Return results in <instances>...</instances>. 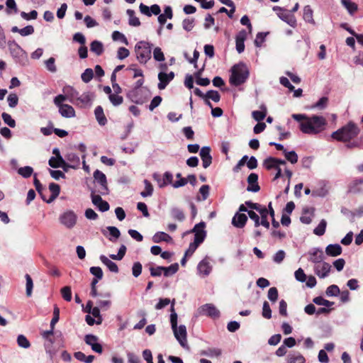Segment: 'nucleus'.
Masks as SVG:
<instances>
[{
  "mask_svg": "<svg viewBox=\"0 0 363 363\" xmlns=\"http://www.w3.org/2000/svg\"><path fill=\"white\" fill-rule=\"evenodd\" d=\"M127 70L133 72V77L134 78L140 77L135 82L134 88L128 92L127 96L133 102L143 104L151 97V93L147 88L142 86L144 82L142 70L131 67L128 68Z\"/></svg>",
  "mask_w": 363,
  "mask_h": 363,
  "instance_id": "f03ea898",
  "label": "nucleus"
},
{
  "mask_svg": "<svg viewBox=\"0 0 363 363\" xmlns=\"http://www.w3.org/2000/svg\"><path fill=\"white\" fill-rule=\"evenodd\" d=\"M273 9L274 11H279L280 12L277 14L278 16L290 26L293 28L296 26V19L291 12L284 10L279 6H274Z\"/></svg>",
  "mask_w": 363,
  "mask_h": 363,
  "instance_id": "9b49d317",
  "label": "nucleus"
},
{
  "mask_svg": "<svg viewBox=\"0 0 363 363\" xmlns=\"http://www.w3.org/2000/svg\"><path fill=\"white\" fill-rule=\"evenodd\" d=\"M249 69L244 63L235 65L231 68V75L230 77V83L235 86L245 83L249 77Z\"/></svg>",
  "mask_w": 363,
  "mask_h": 363,
  "instance_id": "423d86ee",
  "label": "nucleus"
},
{
  "mask_svg": "<svg viewBox=\"0 0 363 363\" xmlns=\"http://www.w3.org/2000/svg\"><path fill=\"white\" fill-rule=\"evenodd\" d=\"M284 154L286 159L291 164H295L297 162L298 155L295 151H287L286 150H284Z\"/></svg>",
  "mask_w": 363,
  "mask_h": 363,
  "instance_id": "49530a36",
  "label": "nucleus"
},
{
  "mask_svg": "<svg viewBox=\"0 0 363 363\" xmlns=\"http://www.w3.org/2000/svg\"><path fill=\"white\" fill-rule=\"evenodd\" d=\"M313 303L319 306H324L325 307H330L334 304V302H331L328 300L323 298L322 296H317L313 298Z\"/></svg>",
  "mask_w": 363,
  "mask_h": 363,
  "instance_id": "8fccbe9b",
  "label": "nucleus"
},
{
  "mask_svg": "<svg viewBox=\"0 0 363 363\" xmlns=\"http://www.w3.org/2000/svg\"><path fill=\"white\" fill-rule=\"evenodd\" d=\"M262 316L267 319H270L272 318V310L269 303L266 301L263 303Z\"/></svg>",
  "mask_w": 363,
  "mask_h": 363,
  "instance_id": "e2e57ef3",
  "label": "nucleus"
},
{
  "mask_svg": "<svg viewBox=\"0 0 363 363\" xmlns=\"http://www.w3.org/2000/svg\"><path fill=\"white\" fill-rule=\"evenodd\" d=\"M94 180L100 185L99 192L102 195L107 194L108 189L106 175L100 170L96 169L94 172Z\"/></svg>",
  "mask_w": 363,
  "mask_h": 363,
  "instance_id": "9d476101",
  "label": "nucleus"
},
{
  "mask_svg": "<svg viewBox=\"0 0 363 363\" xmlns=\"http://www.w3.org/2000/svg\"><path fill=\"white\" fill-rule=\"evenodd\" d=\"M348 192L354 194H363V178L351 182L348 186Z\"/></svg>",
  "mask_w": 363,
  "mask_h": 363,
  "instance_id": "a211bd4d",
  "label": "nucleus"
},
{
  "mask_svg": "<svg viewBox=\"0 0 363 363\" xmlns=\"http://www.w3.org/2000/svg\"><path fill=\"white\" fill-rule=\"evenodd\" d=\"M194 26V18H185L182 21V27L186 31H191Z\"/></svg>",
  "mask_w": 363,
  "mask_h": 363,
  "instance_id": "680f3d73",
  "label": "nucleus"
},
{
  "mask_svg": "<svg viewBox=\"0 0 363 363\" xmlns=\"http://www.w3.org/2000/svg\"><path fill=\"white\" fill-rule=\"evenodd\" d=\"M304 357L298 352L288 356V363H305Z\"/></svg>",
  "mask_w": 363,
  "mask_h": 363,
  "instance_id": "79ce46f5",
  "label": "nucleus"
},
{
  "mask_svg": "<svg viewBox=\"0 0 363 363\" xmlns=\"http://www.w3.org/2000/svg\"><path fill=\"white\" fill-rule=\"evenodd\" d=\"M144 183L145 190L140 193L141 196L143 197L151 196L153 191V188L151 183L146 179L144 181Z\"/></svg>",
  "mask_w": 363,
  "mask_h": 363,
  "instance_id": "5fc2aeb1",
  "label": "nucleus"
},
{
  "mask_svg": "<svg viewBox=\"0 0 363 363\" xmlns=\"http://www.w3.org/2000/svg\"><path fill=\"white\" fill-rule=\"evenodd\" d=\"M17 343L19 347L27 349L30 347V344L28 340L23 335H19L17 337Z\"/></svg>",
  "mask_w": 363,
  "mask_h": 363,
  "instance_id": "3c124183",
  "label": "nucleus"
},
{
  "mask_svg": "<svg viewBox=\"0 0 363 363\" xmlns=\"http://www.w3.org/2000/svg\"><path fill=\"white\" fill-rule=\"evenodd\" d=\"M10 53L16 63L21 66H26L28 63V58L27 53L24 51L21 46L13 41L8 43Z\"/></svg>",
  "mask_w": 363,
  "mask_h": 363,
  "instance_id": "0eeeda50",
  "label": "nucleus"
},
{
  "mask_svg": "<svg viewBox=\"0 0 363 363\" xmlns=\"http://www.w3.org/2000/svg\"><path fill=\"white\" fill-rule=\"evenodd\" d=\"M101 262L105 264L107 268L112 272L118 273V267L117 264L113 262V261L110 260L105 255H101L99 257Z\"/></svg>",
  "mask_w": 363,
  "mask_h": 363,
  "instance_id": "7c9ffc66",
  "label": "nucleus"
},
{
  "mask_svg": "<svg viewBox=\"0 0 363 363\" xmlns=\"http://www.w3.org/2000/svg\"><path fill=\"white\" fill-rule=\"evenodd\" d=\"M292 118L299 122V128L302 133L308 135H316L325 130L327 121L323 116L294 113Z\"/></svg>",
  "mask_w": 363,
  "mask_h": 363,
  "instance_id": "f257e3e1",
  "label": "nucleus"
},
{
  "mask_svg": "<svg viewBox=\"0 0 363 363\" xmlns=\"http://www.w3.org/2000/svg\"><path fill=\"white\" fill-rule=\"evenodd\" d=\"M90 272L95 277L94 279L100 280L103 278V271L99 267H91L90 268Z\"/></svg>",
  "mask_w": 363,
  "mask_h": 363,
  "instance_id": "338daca9",
  "label": "nucleus"
},
{
  "mask_svg": "<svg viewBox=\"0 0 363 363\" xmlns=\"http://www.w3.org/2000/svg\"><path fill=\"white\" fill-rule=\"evenodd\" d=\"M94 114L98 123L101 125H104L106 123L107 120L104 113V110L101 106H99L95 108Z\"/></svg>",
  "mask_w": 363,
  "mask_h": 363,
  "instance_id": "f704fd0d",
  "label": "nucleus"
},
{
  "mask_svg": "<svg viewBox=\"0 0 363 363\" xmlns=\"http://www.w3.org/2000/svg\"><path fill=\"white\" fill-rule=\"evenodd\" d=\"M33 169L30 166L20 167L18 169V173L24 178L30 177L33 174Z\"/></svg>",
  "mask_w": 363,
  "mask_h": 363,
  "instance_id": "de8ad7c7",
  "label": "nucleus"
},
{
  "mask_svg": "<svg viewBox=\"0 0 363 363\" xmlns=\"http://www.w3.org/2000/svg\"><path fill=\"white\" fill-rule=\"evenodd\" d=\"M65 160L71 164V169H78L80 164L79 156L74 152H69L65 155Z\"/></svg>",
  "mask_w": 363,
  "mask_h": 363,
  "instance_id": "c85d7f7f",
  "label": "nucleus"
},
{
  "mask_svg": "<svg viewBox=\"0 0 363 363\" xmlns=\"http://www.w3.org/2000/svg\"><path fill=\"white\" fill-rule=\"evenodd\" d=\"M326 226L327 221L325 219H322L318 225L313 230V233L318 236L323 235L325 233Z\"/></svg>",
  "mask_w": 363,
  "mask_h": 363,
  "instance_id": "37998d69",
  "label": "nucleus"
},
{
  "mask_svg": "<svg viewBox=\"0 0 363 363\" xmlns=\"http://www.w3.org/2000/svg\"><path fill=\"white\" fill-rule=\"evenodd\" d=\"M258 212L260 214V217H259L260 225H262L267 229H269V222L267 220L268 209L266 207H262Z\"/></svg>",
  "mask_w": 363,
  "mask_h": 363,
  "instance_id": "72a5a7b5",
  "label": "nucleus"
},
{
  "mask_svg": "<svg viewBox=\"0 0 363 363\" xmlns=\"http://www.w3.org/2000/svg\"><path fill=\"white\" fill-rule=\"evenodd\" d=\"M1 118L4 122L7 124L11 128H14L16 126V121L12 118L11 116L7 113H3L1 114Z\"/></svg>",
  "mask_w": 363,
  "mask_h": 363,
  "instance_id": "4d7b16f0",
  "label": "nucleus"
},
{
  "mask_svg": "<svg viewBox=\"0 0 363 363\" xmlns=\"http://www.w3.org/2000/svg\"><path fill=\"white\" fill-rule=\"evenodd\" d=\"M90 50L96 55H101L104 52V46L102 43L98 40H94L91 43Z\"/></svg>",
  "mask_w": 363,
  "mask_h": 363,
  "instance_id": "4c0bfd02",
  "label": "nucleus"
},
{
  "mask_svg": "<svg viewBox=\"0 0 363 363\" xmlns=\"http://www.w3.org/2000/svg\"><path fill=\"white\" fill-rule=\"evenodd\" d=\"M309 261L315 264H318L323 262V251L320 248H313L311 252H309Z\"/></svg>",
  "mask_w": 363,
  "mask_h": 363,
  "instance_id": "aec40b11",
  "label": "nucleus"
},
{
  "mask_svg": "<svg viewBox=\"0 0 363 363\" xmlns=\"http://www.w3.org/2000/svg\"><path fill=\"white\" fill-rule=\"evenodd\" d=\"M197 270L200 275L206 277L210 274L212 270V266L206 259H203L199 263L197 266Z\"/></svg>",
  "mask_w": 363,
  "mask_h": 363,
  "instance_id": "5701e85b",
  "label": "nucleus"
},
{
  "mask_svg": "<svg viewBox=\"0 0 363 363\" xmlns=\"http://www.w3.org/2000/svg\"><path fill=\"white\" fill-rule=\"evenodd\" d=\"M99 337L92 334L86 335L84 337V342L86 345L91 346V350L95 352L101 354L103 352L102 345L98 342Z\"/></svg>",
  "mask_w": 363,
  "mask_h": 363,
  "instance_id": "ddd939ff",
  "label": "nucleus"
},
{
  "mask_svg": "<svg viewBox=\"0 0 363 363\" xmlns=\"http://www.w3.org/2000/svg\"><path fill=\"white\" fill-rule=\"evenodd\" d=\"M171 216L174 219L177 220L179 221H183L185 219V215L184 211L177 207L172 208Z\"/></svg>",
  "mask_w": 363,
  "mask_h": 363,
  "instance_id": "58836bf2",
  "label": "nucleus"
},
{
  "mask_svg": "<svg viewBox=\"0 0 363 363\" xmlns=\"http://www.w3.org/2000/svg\"><path fill=\"white\" fill-rule=\"evenodd\" d=\"M26 280V295L30 297L32 294V291L33 288V282L31 277L26 274L25 276Z\"/></svg>",
  "mask_w": 363,
  "mask_h": 363,
  "instance_id": "6e6d98bb",
  "label": "nucleus"
},
{
  "mask_svg": "<svg viewBox=\"0 0 363 363\" xmlns=\"http://www.w3.org/2000/svg\"><path fill=\"white\" fill-rule=\"evenodd\" d=\"M278 290L276 287H271L268 291L267 297L272 302H275L278 299Z\"/></svg>",
  "mask_w": 363,
  "mask_h": 363,
  "instance_id": "0e129e2a",
  "label": "nucleus"
},
{
  "mask_svg": "<svg viewBox=\"0 0 363 363\" xmlns=\"http://www.w3.org/2000/svg\"><path fill=\"white\" fill-rule=\"evenodd\" d=\"M261 108L262 109V111H254L252 113L253 118L258 122L264 120L267 115L266 107L264 105H262L261 106Z\"/></svg>",
  "mask_w": 363,
  "mask_h": 363,
  "instance_id": "a19ab883",
  "label": "nucleus"
},
{
  "mask_svg": "<svg viewBox=\"0 0 363 363\" xmlns=\"http://www.w3.org/2000/svg\"><path fill=\"white\" fill-rule=\"evenodd\" d=\"M199 310L200 314L206 315L211 318L215 319L220 317V311L211 303L204 304L201 306Z\"/></svg>",
  "mask_w": 363,
  "mask_h": 363,
  "instance_id": "f8f14e48",
  "label": "nucleus"
},
{
  "mask_svg": "<svg viewBox=\"0 0 363 363\" xmlns=\"http://www.w3.org/2000/svg\"><path fill=\"white\" fill-rule=\"evenodd\" d=\"M341 3L350 14L354 13L357 10V5L350 0H341Z\"/></svg>",
  "mask_w": 363,
  "mask_h": 363,
  "instance_id": "ea45409f",
  "label": "nucleus"
},
{
  "mask_svg": "<svg viewBox=\"0 0 363 363\" xmlns=\"http://www.w3.org/2000/svg\"><path fill=\"white\" fill-rule=\"evenodd\" d=\"M247 38V33L245 30H240L236 35L235 43L236 50L238 53H242L245 50V40Z\"/></svg>",
  "mask_w": 363,
  "mask_h": 363,
  "instance_id": "4be33fe9",
  "label": "nucleus"
},
{
  "mask_svg": "<svg viewBox=\"0 0 363 363\" xmlns=\"http://www.w3.org/2000/svg\"><path fill=\"white\" fill-rule=\"evenodd\" d=\"M55 60L54 57H50L45 62L47 69L51 72H55L57 67L55 65Z\"/></svg>",
  "mask_w": 363,
  "mask_h": 363,
  "instance_id": "69168bd1",
  "label": "nucleus"
},
{
  "mask_svg": "<svg viewBox=\"0 0 363 363\" xmlns=\"http://www.w3.org/2000/svg\"><path fill=\"white\" fill-rule=\"evenodd\" d=\"M118 94H112L111 96H108L111 103L113 106H119L123 101V97L121 96H119Z\"/></svg>",
  "mask_w": 363,
  "mask_h": 363,
  "instance_id": "13d9d810",
  "label": "nucleus"
},
{
  "mask_svg": "<svg viewBox=\"0 0 363 363\" xmlns=\"http://www.w3.org/2000/svg\"><path fill=\"white\" fill-rule=\"evenodd\" d=\"M135 52L138 60L140 63H146L151 57L152 48L148 43L140 41L136 44Z\"/></svg>",
  "mask_w": 363,
  "mask_h": 363,
  "instance_id": "6e6552de",
  "label": "nucleus"
},
{
  "mask_svg": "<svg viewBox=\"0 0 363 363\" xmlns=\"http://www.w3.org/2000/svg\"><path fill=\"white\" fill-rule=\"evenodd\" d=\"M174 77V73L170 72L169 74H166L160 71V90L164 89L167 85L171 82Z\"/></svg>",
  "mask_w": 363,
  "mask_h": 363,
  "instance_id": "393cba45",
  "label": "nucleus"
},
{
  "mask_svg": "<svg viewBox=\"0 0 363 363\" xmlns=\"http://www.w3.org/2000/svg\"><path fill=\"white\" fill-rule=\"evenodd\" d=\"M61 295L66 301L72 300V291L70 286H65L61 289Z\"/></svg>",
  "mask_w": 363,
  "mask_h": 363,
  "instance_id": "bf43d9fd",
  "label": "nucleus"
},
{
  "mask_svg": "<svg viewBox=\"0 0 363 363\" xmlns=\"http://www.w3.org/2000/svg\"><path fill=\"white\" fill-rule=\"evenodd\" d=\"M173 17V12L172 7L167 6L164 7V13H160V26L164 25L167 18L172 19Z\"/></svg>",
  "mask_w": 363,
  "mask_h": 363,
  "instance_id": "c9c22d12",
  "label": "nucleus"
},
{
  "mask_svg": "<svg viewBox=\"0 0 363 363\" xmlns=\"http://www.w3.org/2000/svg\"><path fill=\"white\" fill-rule=\"evenodd\" d=\"M303 18L306 22L313 25L315 24L313 19V11L309 5L305 6L303 8Z\"/></svg>",
  "mask_w": 363,
  "mask_h": 363,
  "instance_id": "2f4dec72",
  "label": "nucleus"
},
{
  "mask_svg": "<svg viewBox=\"0 0 363 363\" xmlns=\"http://www.w3.org/2000/svg\"><path fill=\"white\" fill-rule=\"evenodd\" d=\"M200 157L202 160L203 167L205 169L208 168L212 163L210 147H203L200 150Z\"/></svg>",
  "mask_w": 363,
  "mask_h": 363,
  "instance_id": "f3484780",
  "label": "nucleus"
},
{
  "mask_svg": "<svg viewBox=\"0 0 363 363\" xmlns=\"http://www.w3.org/2000/svg\"><path fill=\"white\" fill-rule=\"evenodd\" d=\"M175 299H173L172 302V306L170 307V323L172 330L176 339L179 342L180 345L184 347H188L187 340H186V328L184 325H180L177 327V314L174 310Z\"/></svg>",
  "mask_w": 363,
  "mask_h": 363,
  "instance_id": "39448f33",
  "label": "nucleus"
},
{
  "mask_svg": "<svg viewBox=\"0 0 363 363\" xmlns=\"http://www.w3.org/2000/svg\"><path fill=\"white\" fill-rule=\"evenodd\" d=\"M359 133L360 129L358 125L354 122L350 121L341 128L333 132L331 137L337 141L346 143L355 138Z\"/></svg>",
  "mask_w": 363,
  "mask_h": 363,
  "instance_id": "7ed1b4c3",
  "label": "nucleus"
},
{
  "mask_svg": "<svg viewBox=\"0 0 363 363\" xmlns=\"http://www.w3.org/2000/svg\"><path fill=\"white\" fill-rule=\"evenodd\" d=\"M60 223L68 229L73 228L77 221V216L72 210H67L60 215Z\"/></svg>",
  "mask_w": 363,
  "mask_h": 363,
  "instance_id": "1a4fd4ad",
  "label": "nucleus"
},
{
  "mask_svg": "<svg viewBox=\"0 0 363 363\" xmlns=\"http://www.w3.org/2000/svg\"><path fill=\"white\" fill-rule=\"evenodd\" d=\"M342 252V247L339 244H330L325 248L326 255L330 257H337L341 255Z\"/></svg>",
  "mask_w": 363,
  "mask_h": 363,
  "instance_id": "cd10ccee",
  "label": "nucleus"
},
{
  "mask_svg": "<svg viewBox=\"0 0 363 363\" xmlns=\"http://www.w3.org/2000/svg\"><path fill=\"white\" fill-rule=\"evenodd\" d=\"M140 11L141 13L147 16H151L152 14L154 15H159V5L154 4L151 6L150 7L145 5L144 4L141 3L140 4Z\"/></svg>",
  "mask_w": 363,
  "mask_h": 363,
  "instance_id": "b1692460",
  "label": "nucleus"
},
{
  "mask_svg": "<svg viewBox=\"0 0 363 363\" xmlns=\"http://www.w3.org/2000/svg\"><path fill=\"white\" fill-rule=\"evenodd\" d=\"M59 113L62 117L72 118L75 116V111L74 108L68 104H64L58 107Z\"/></svg>",
  "mask_w": 363,
  "mask_h": 363,
  "instance_id": "bb28decb",
  "label": "nucleus"
},
{
  "mask_svg": "<svg viewBox=\"0 0 363 363\" xmlns=\"http://www.w3.org/2000/svg\"><path fill=\"white\" fill-rule=\"evenodd\" d=\"M94 95L90 92H85L78 96V98L74 104L80 106L86 107L91 104Z\"/></svg>",
  "mask_w": 363,
  "mask_h": 363,
  "instance_id": "dca6fc26",
  "label": "nucleus"
},
{
  "mask_svg": "<svg viewBox=\"0 0 363 363\" xmlns=\"http://www.w3.org/2000/svg\"><path fill=\"white\" fill-rule=\"evenodd\" d=\"M258 175L255 173H251L247 177L248 186L247 191L252 192H257L260 187L258 185Z\"/></svg>",
  "mask_w": 363,
  "mask_h": 363,
  "instance_id": "412c9836",
  "label": "nucleus"
},
{
  "mask_svg": "<svg viewBox=\"0 0 363 363\" xmlns=\"http://www.w3.org/2000/svg\"><path fill=\"white\" fill-rule=\"evenodd\" d=\"M62 91L67 94L68 101L74 104L78 98L79 92L70 86H65Z\"/></svg>",
  "mask_w": 363,
  "mask_h": 363,
  "instance_id": "a878e982",
  "label": "nucleus"
},
{
  "mask_svg": "<svg viewBox=\"0 0 363 363\" xmlns=\"http://www.w3.org/2000/svg\"><path fill=\"white\" fill-rule=\"evenodd\" d=\"M7 101L9 106L11 108H14L18 105V97L16 94L11 93L7 97Z\"/></svg>",
  "mask_w": 363,
  "mask_h": 363,
  "instance_id": "052dcab7",
  "label": "nucleus"
},
{
  "mask_svg": "<svg viewBox=\"0 0 363 363\" xmlns=\"http://www.w3.org/2000/svg\"><path fill=\"white\" fill-rule=\"evenodd\" d=\"M205 227V222L201 221L196 224L193 229L189 231H186L183 234V236H184L189 233H194V240L193 242L189 244L188 249L185 252V257L191 256L199 245L203 242L206 236V231L204 230Z\"/></svg>",
  "mask_w": 363,
  "mask_h": 363,
  "instance_id": "20e7f679",
  "label": "nucleus"
},
{
  "mask_svg": "<svg viewBox=\"0 0 363 363\" xmlns=\"http://www.w3.org/2000/svg\"><path fill=\"white\" fill-rule=\"evenodd\" d=\"M340 289L337 285L333 284L329 286L325 291L328 296H337L340 294Z\"/></svg>",
  "mask_w": 363,
  "mask_h": 363,
  "instance_id": "603ef678",
  "label": "nucleus"
},
{
  "mask_svg": "<svg viewBox=\"0 0 363 363\" xmlns=\"http://www.w3.org/2000/svg\"><path fill=\"white\" fill-rule=\"evenodd\" d=\"M247 216L245 213L237 212L232 218V225L238 228H242L247 221Z\"/></svg>",
  "mask_w": 363,
  "mask_h": 363,
  "instance_id": "6ab92c4d",
  "label": "nucleus"
},
{
  "mask_svg": "<svg viewBox=\"0 0 363 363\" xmlns=\"http://www.w3.org/2000/svg\"><path fill=\"white\" fill-rule=\"evenodd\" d=\"M285 252L282 250L277 251L273 257V261L275 263L280 264L285 258Z\"/></svg>",
  "mask_w": 363,
  "mask_h": 363,
  "instance_id": "774afa93",
  "label": "nucleus"
},
{
  "mask_svg": "<svg viewBox=\"0 0 363 363\" xmlns=\"http://www.w3.org/2000/svg\"><path fill=\"white\" fill-rule=\"evenodd\" d=\"M49 189L52 194L50 199L47 201L48 203H50L58 196L60 191V187L57 184L50 183L49 185Z\"/></svg>",
  "mask_w": 363,
  "mask_h": 363,
  "instance_id": "e433bc0d",
  "label": "nucleus"
},
{
  "mask_svg": "<svg viewBox=\"0 0 363 363\" xmlns=\"http://www.w3.org/2000/svg\"><path fill=\"white\" fill-rule=\"evenodd\" d=\"M48 163L52 168L62 167V166L65 164V160L61 155H57L55 157H51Z\"/></svg>",
  "mask_w": 363,
  "mask_h": 363,
  "instance_id": "473e14b6",
  "label": "nucleus"
},
{
  "mask_svg": "<svg viewBox=\"0 0 363 363\" xmlns=\"http://www.w3.org/2000/svg\"><path fill=\"white\" fill-rule=\"evenodd\" d=\"M331 269V265L325 262H323L314 267L315 274L320 279H324L329 275Z\"/></svg>",
  "mask_w": 363,
  "mask_h": 363,
  "instance_id": "4468645a",
  "label": "nucleus"
},
{
  "mask_svg": "<svg viewBox=\"0 0 363 363\" xmlns=\"http://www.w3.org/2000/svg\"><path fill=\"white\" fill-rule=\"evenodd\" d=\"M174 183L173 174L169 172H166L163 175L162 183L160 184V187L168 185H172L173 186Z\"/></svg>",
  "mask_w": 363,
  "mask_h": 363,
  "instance_id": "c03bdc74",
  "label": "nucleus"
},
{
  "mask_svg": "<svg viewBox=\"0 0 363 363\" xmlns=\"http://www.w3.org/2000/svg\"><path fill=\"white\" fill-rule=\"evenodd\" d=\"M91 197L93 204L96 206L99 211L105 212L109 210L110 206L108 203L104 201L100 195L96 194L95 192L92 191Z\"/></svg>",
  "mask_w": 363,
  "mask_h": 363,
  "instance_id": "2eb2a0df",
  "label": "nucleus"
},
{
  "mask_svg": "<svg viewBox=\"0 0 363 363\" xmlns=\"http://www.w3.org/2000/svg\"><path fill=\"white\" fill-rule=\"evenodd\" d=\"M201 354L209 357H218L221 354V350L218 348H208L201 352Z\"/></svg>",
  "mask_w": 363,
  "mask_h": 363,
  "instance_id": "a18cd8bd",
  "label": "nucleus"
},
{
  "mask_svg": "<svg viewBox=\"0 0 363 363\" xmlns=\"http://www.w3.org/2000/svg\"><path fill=\"white\" fill-rule=\"evenodd\" d=\"M205 99H211L214 102H218L220 99V95L218 91L209 90L205 94Z\"/></svg>",
  "mask_w": 363,
  "mask_h": 363,
  "instance_id": "09e8293b",
  "label": "nucleus"
},
{
  "mask_svg": "<svg viewBox=\"0 0 363 363\" xmlns=\"http://www.w3.org/2000/svg\"><path fill=\"white\" fill-rule=\"evenodd\" d=\"M94 77V72L91 68H87L85 71L82 74V79L84 82L88 83Z\"/></svg>",
  "mask_w": 363,
  "mask_h": 363,
  "instance_id": "864d4df0",
  "label": "nucleus"
},
{
  "mask_svg": "<svg viewBox=\"0 0 363 363\" xmlns=\"http://www.w3.org/2000/svg\"><path fill=\"white\" fill-rule=\"evenodd\" d=\"M179 270V264L174 263L172 264L169 267H161L160 266V273L162 272L164 275L167 277H171L177 272Z\"/></svg>",
  "mask_w": 363,
  "mask_h": 363,
  "instance_id": "c756f323",
  "label": "nucleus"
}]
</instances>
